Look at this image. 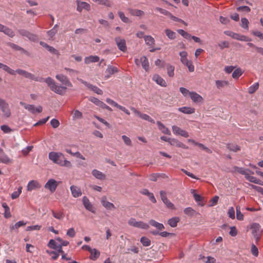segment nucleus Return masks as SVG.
Wrapping results in <instances>:
<instances>
[{"label": "nucleus", "instance_id": "obj_46", "mask_svg": "<svg viewBox=\"0 0 263 263\" xmlns=\"http://www.w3.org/2000/svg\"><path fill=\"white\" fill-rule=\"evenodd\" d=\"M118 14L121 21L124 23H129L131 22V21L125 15L124 13L123 12L119 11L118 12Z\"/></svg>", "mask_w": 263, "mask_h": 263}, {"label": "nucleus", "instance_id": "obj_2", "mask_svg": "<svg viewBox=\"0 0 263 263\" xmlns=\"http://www.w3.org/2000/svg\"><path fill=\"white\" fill-rule=\"evenodd\" d=\"M49 159L60 166L68 168L72 167L71 162L65 159L64 155L62 153L51 152L49 153Z\"/></svg>", "mask_w": 263, "mask_h": 263}, {"label": "nucleus", "instance_id": "obj_15", "mask_svg": "<svg viewBox=\"0 0 263 263\" xmlns=\"http://www.w3.org/2000/svg\"><path fill=\"white\" fill-rule=\"evenodd\" d=\"M106 102L109 104L112 105V106L116 107L122 111H124L126 114L129 115L130 114L129 111L124 107L118 104L117 103L115 102L114 100H111L110 98H107L106 99Z\"/></svg>", "mask_w": 263, "mask_h": 263}, {"label": "nucleus", "instance_id": "obj_47", "mask_svg": "<svg viewBox=\"0 0 263 263\" xmlns=\"http://www.w3.org/2000/svg\"><path fill=\"white\" fill-rule=\"evenodd\" d=\"M243 72L240 68L236 69L232 73V77L235 79H237L239 77L241 76Z\"/></svg>", "mask_w": 263, "mask_h": 263}, {"label": "nucleus", "instance_id": "obj_63", "mask_svg": "<svg viewBox=\"0 0 263 263\" xmlns=\"http://www.w3.org/2000/svg\"><path fill=\"white\" fill-rule=\"evenodd\" d=\"M162 176V174L156 173V174H152L150 175L148 177L149 179L153 181H156L157 180V179L161 177Z\"/></svg>", "mask_w": 263, "mask_h": 263}, {"label": "nucleus", "instance_id": "obj_21", "mask_svg": "<svg viewBox=\"0 0 263 263\" xmlns=\"http://www.w3.org/2000/svg\"><path fill=\"white\" fill-rule=\"evenodd\" d=\"M101 203L102 205L105 207L107 210H114L115 209V206L114 204L109 201H108L106 199V197H103L101 199Z\"/></svg>", "mask_w": 263, "mask_h": 263}, {"label": "nucleus", "instance_id": "obj_62", "mask_svg": "<svg viewBox=\"0 0 263 263\" xmlns=\"http://www.w3.org/2000/svg\"><path fill=\"white\" fill-rule=\"evenodd\" d=\"M143 120L147 121L151 123H154L155 121L154 119H153L150 116L148 115L145 114H142L141 116L140 117Z\"/></svg>", "mask_w": 263, "mask_h": 263}, {"label": "nucleus", "instance_id": "obj_33", "mask_svg": "<svg viewBox=\"0 0 263 263\" xmlns=\"http://www.w3.org/2000/svg\"><path fill=\"white\" fill-rule=\"evenodd\" d=\"M48 247L52 249H57L58 250L60 249L59 242L55 240L51 239L48 243Z\"/></svg>", "mask_w": 263, "mask_h": 263}, {"label": "nucleus", "instance_id": "obj_42", "mask_svg": "<svg viewBox=\"0 0 263 263\" xmlns=\"http://www.w3.org/2000/svg\"><path fill=\"white\" fill-rule=\"evenodd\" d=\"M179 220L178 217H173L168 220V223L171 227L174 228L177 226Z\"/></svg>", "mask_w": 263, "mask_h": 263}, {"label": "nucleus", "instance_id": "obj_60", "mask_svg": "<svg viewBox=\"0 0 263 263\" xmlns=\"http://www.w3.org/2000/svg\"><path fill=\"white\" fill-rule=\"evenodd\" d=\"M236 218L238 220H243V215L241 213L240 207L237 206L236 208Z\"/></svg>", "mask_w": 263, "mask_h": 263}, {"label": "nucleus", "instance_id": "obj_31", "mask_svg": "<svg viewBox=\"0 0 263 263\" xmlns=\"http://www.w3.org/2000/svg\"><path fill=\"white\" fill-rule=\"evenodd\" d=\"M251 228L252 230V233L254 235H259L260 233V226L258 223H254L251 225Z\"/></svg>", "mask_w": 263, "mask_h": 263}, {"label": "nucleus", "instance_id": "obj_3", "mask_svg": "<svg viewBox=\"0 0 263 263\" xmlns=\"http://www.w3.org/2000/svg\"><path fill=\"white\" fill-rule=\"evenodd\" d=\"M0 110L3 113V117L7 118L11 116V112L8 103L1 98H0Z\"/></svg>", "mask_w": 263, "mask_h": 263}, {"label": "nucleus", "instance_id": "obj_57", "mask_svg": "<svg viewBox=\"0 0 263 263\" xmlns=\"http://www.w3.org/2000/svg\"><path fill=\"white\" fill-rule=\"evenodd\" d=\"M236 10L239 12H243L245 13L250 12L251 9L248 6H239L236 8Z\"/></svg>", "mask_w": 263, "mask_h": 263}, {"label": "nucleus", "instance_id": "obj_53", "mask_svg": "<svg viewBox=\"0 0 263 263\" xmlns=\"http://www.w3.org/2000/svg\"><path fill=\"white\" fill-rule=\"evenodd\" d=\"M83 118L82 113L78 110H74L73 112V119H80Z\"/></svg>", "mask_w": 263, "mask_h": 263}, {"label": "nucleus", "instance_id": "obj_61", "mask_svg": "<svg viewBox=\"0 0 263 263\" xmlns=\"http://www.w3.org/2000/svg\"><path fill=\"white\" fill-rule=\"evenodd\" d=\"M22 187L20 186L18 187L17 191H15V192H13L11 194L12 199H14L17 198L20 196L21 193H22Z\"/></svg>", "mask_w": 263, "mask_h": 263}, {"label": "nucleus", "instance_id": "obj_55", "mask_svg": "<svg viewBox=\"0 0 263 263\" xmlns=\"http://www.w3.org/2000/svg\"><path fill=\"white\" fill-rule=\"evenodd\" d=\"M52 213L53 215V216L58 219L61 220L62 219L64 218V214L62 212H56L54 211H52Z\"/></svg>", "mask_w": 263, "mask_h": 263}, {"label": "nucleus", "instance_id": "obj_35", "mask_svg": "<svg viewBox=\"0 0 263 263\" xmlns=\"http://www.w3.org/2000/svg\"><path fill=\"white\" fill-rule=\"evenodd\" d=\"M118 71L117 68L115 67H113L111 66H108L107 68L106 69L105 72L107 73V76L106 77L107 78H108L111 74H112L115 73V72H117Z\"/></svg>", "mask_w": 263, "mask_h": 263}, {"label": "nucleus", "instance_id": "obj_11", "mask_svg": "<svg viewBox=\"0 0 263 263\" xmlns=\"http://www.w3.org/2000/svg\"><path fill=\"white\" fill-rule=\"evenodd\" d=\"M18 32L23 36L27 37L31 41H36L37 40V36L25 29H20Z\"/></svg>", "mask_w": 263, "mask_h": 263}, {"label": "nucleus", "instance_id": "obj_45", "mask_svg": "<svg viewBox=\"0 0 263 263\" xmlns=\"http://www.w3.org/2000/svg\"><path fill=\"white\" fill-rule=\"evenodd\" d=\"M249 24V22L247 18H246V17L241 18L240 26L242 28H243L245 29L248 30Z\"/></svg>", "mask_w": 263, "mask_h": 263}, {"label": "nucleus", "instance_id": "obj_7", "mask_svg": "<svg viewBox=\"0 0 263 263\" xmlns=\"http://www.w3.org/2000/svg\"><path fill=\"white\" fill-rule=\"evenodd\" d=\"M59 183L60 182H58L54 179H50L45 183L44 187L52 193L55 191Z\"/></svg>", "mask_w": 263, "mask_h": 263}, {"label": "nucleus", "instance_id": "obj_32", "mask_svg": "<svg viewBox=\"0 0 263 263\" xmlns=\"http://www.w3.org/2000/svg\"><path fill=\"white\" fill-rule=\"evenodd\" d=\"M129 14L133 16H141L144 14V12L139 9H128Z\"/></svg>", "mask_w": 263, "mask_h": 263}, {"label": "nucleus", "instance_id": "obj_19", "mask_svg": "<svg viewBox=\"0 0 263 263\" xmlns=\"http://www.w3.org/2000/svg\"><path fill=\"white\" fill-rule=\"evenodd\" d=\"M15 71V74L16 73L20 75L24 76L26 78H28L30 80L33 78V74L30 72H29L26 70L21 69H17Z\"/></svg>", "mask_w": 263, "mask_h": 263}, {"label": "nucleus", "instance_id": "obj_26", "mask_svg": "<svg viewBox=\"0 0 263 263\" xmlns=\"http://www.w3.org/2000/svg\"><path fill=\"white\" fill-rule=\"evenodd\" d=\"M191 192L193 194L195 200L198 203V205L203 206L204 203H201L203 200V197L200 195L196 194L195 190H191Z\"/></svg>", "mask_w": 263, "mask_h": 263}, {"label": "nucleus", "instance_id": "obj_34", "mask_svg": "<svg viewBox=\"0 0 263 263\" xmlns=\"http://www.w3.org/2000/svg\"><path fill=\"white\" fill-rule=\"evenodd\" d=\"M215 84L218 89H221L229 84L228 81L225 80H216L215 81Z\"/></svg>", "mask_w": 263, "mask_h": 263}, {"label": "nucleus", "instance_id": "obj_54", "mask_svg": "<svg viewBox=\"0 0 263 263\" xmlns=\"http://www.w3.org/2000/svg\"><path fill=\"white\" fill-rule=\"evenodd\" d=\"M140 242L143 246L148 247L151 245V240L146 237H142L140 239Z\"/></svg>", "mask_w": 263, "mask_h": 263}, {"label": "nucleus", "instance_id": "obj_22", "mask_svg": "<svg viewBox=\"0 0 263 263\" xmlns=\"http://www.w3.org/2000/svg\"><path fill=\"white\" fill-rule=\"evenodd\" d=\"M153 80L156 82L157 84L158 85L163 86V87H166V83L165 81V80L161 78L160 76H159L158 74H155L154 75L153 77Z\"/></svg>", "mask_w": 263, "mask_h": 263}, {"label": "nucleus", "instance_id": "obj_56", "mask_svg": "<svg viewBox=\"0 0 263 263\" xmlns=\"http://www.w3.org/2000/svg\"><path fill=\"white\" fill-rule=\"evenodd\" d=\"M174 66L170 65H167V72L170 77H173L174 76Z\"/></svg>", "mask_w": 263, "mask_h": 263}, {"label": "nucleus", "instance_id": "obj_28", "mask_svg": "<svg viewBox=\"0 0 263 263\" xmlns=\"http://www.w3.org/2000/svg\"><path fill=\"white\" fill-rule=\"evenodd\" d=\"M157 124L158 126L159 129L162 132V133L166 135H171V133L169 129L167 127H166L161 122L157 121Z\"/></svg>", "mask_w": 263, "mask_h": 263}, {"label": "nucleus", "instance_id": "obj_12", "mask_svg": "<svg viewBox=\"0 0 263 263\" xmlns=\"http://www.w3.org/2000/svg\"><path fill=\"white\" fill-rule=\"evenodd\" d=\"M115 41L120 50L123 52H125L127 50L126 41L124 39L118 36L115 39Z\"/></svg>", "mask_w": 263, "mask_h": 263}, {"label": "nucleus", "instance_id": "obj_16", "mask_svg": "<svg viewBox=\"0 0 263 263\" xmlns=\"http://www.w3.org/2000/svg\"><path fill=\"white\" fill-rule=\"evenodd\" d=\"M27 187L28 191H31L36 189L40 188L41 187V185L37 181L31 180L29 182Z\"/></svg>", "mask_w": 263, "mask_h": 263}, {"label": "nucleus", "instance_id": "obj_52", "mask_svg": "<svg viewBox=\"0 0 263 263\" xmlns=\"http://www.w3.org/2000/svg\"><path fill=\"white\" fill-rule=\"evenodd\" d=\"M58 27V25H55L52 29L50 30L47 32L48 35L50 37V38L52 39L55 34L57 33L58 30L57 28Z\"/></svg>", "mask_w": 263, "mask_h": 263}, {"label": "nucleus", "instance_id": "obj_14", "mask_svg": "<svg viewBox=\"0 0 263 263\" xmlns=\"http://www.w3.org/2000/svg\"><path fill=\"white\" fill-rule=\"evenodd\" d=\"M78 80L81 83H82V84L85 85L87 88L93 90L94 92H95L97 94H98V95H102L103 94V91L101 89L98 88V87H97L96 86H93L91 84L84 81L83 80H82L81 79H78Z\"/></svg>", "mask_w": 263, "mask_h": 263}, {"label": "nucleus", "instance_id": "obj_24", "mask_svg": "<svg viewBox=\"0 0 263 263\" xmlns=\"http://www.w3.org/2000/svg\"><path fill=\"white\" fill-rule=\"evenodd\" d=\"M190 96L192 100L196 103L201 102L203 100V98L200 95L194 91H191L190 93Z\"/></svg>", "mask_w": 263, "mask_h": 263}, {"label": "nucleus", "instance_id": "obj_1", "mask_svg": "<svg viewBox=\"0 0 263 263\" xmlns=\"http://www.w3.org/2000/svg\"><path fill=\"white\" fill-rule=\"evenodd\" d=\"M31 80H34L40 82H45L47 84L48 86L50 88V90L60 95H63L66 90V87L64 86H61L59 85L53 79L50 77H48L44 79L42 77H36L33 74V78Z\"/></svg>", "mask_w": 263, "mask_h": 263}, {"label": "nucleus", "instance_id": "obj_25", "mask_svg": "<svg viewBox=\"0 0 263 263\" xmlns=\"http://www.w3.org/2000/svg\"><path fill=\"white\" fill-rule=\"evenodd\" d=\"M91 174L95 178L101 180H104L106 177L104 174L96 169L93 170Z\"/></svg>", "mask_w": 263, "mask_h": 263}, {"label": "nucleus", "instance_id": "obj_48", "mask_svg": "<svg viewBox=\"0 0 263 263\" xmlns=\"http://www.w3.org/2000/svg\"><path fill=\"white\" fill-rule=\"evenodd\" d=\"M227 147L230 151L235 152L240 150V147L235 144H228Z\"/></svg>", "mask_w": 263, "mask_h": 263}, {"label": "nucleus", "instance_id": "obj_38", "mask_svg": "<svg viewBox=\"0 0 263 263\" xmlns=\"http://www.w3.org/2000/svg\"><path fill=\"white\" fill-rule=\"evenodd\" d=\"M149 223L151 226L156 228L158 230H162V229H164V227L163 224L159 223L154 220H151L149 221Z\"/></svg>", "mask_w": 263, "mask_h": 263}, {"label": "nucleus", "instance_id": "obj_49", "mask_svg": "<svg viewBox=\"0 0 263 263\" xmlns=\"http://www.w3.org/2000/svg\"><path fill=\"white\" fill-rule=\"evenodd\" d=\"M259 88V83H256L248 88V92L250 94L254 93Z\"/></svg>", "mask_w": 263, "mask_h": 263}, {"label": "nucleus", "instance_id": "obj_64", "mask_svg": "<svg viewBox=\"0 0 263 263\" xmlns=\"http://www.w3.org/2000/svg\"><path fill=\"white\" fill-rule=\"evenodd\" d=\"M56 240L59 242V246L62 248V246H66L69 244V242L67 240H64L60 237L56 238Z\"/></svg>", "mask_w": 263, "mask_h": 263}, {"label": "nucleus", "instance_id": "obj_20", "mask_svg": "<svg viewBox=\"0 0 263 263\" xmlns=\"http://www.w3.org/2000/svg\"><path fill=\"white\" fill-rule=\"evenodd\" d=\"M70 189L72 195L74 198L79 197L82 195V193L80 187L75 185H71Z\"/></svg>", "mask_w": 263, "mask_h": 263}, {"label": "nucleus", "instance_id": "obj_58", "mask_svg": "<svg viewBox=\"0 0 263 263\" xmlns=\"http://www.w3.org/2000/svg\"><path fill=\"white\" fill-rule=\"evenodd\" d=\"M234 170L235 172H237L241 174L244 175L245 176L247 174V171H249L248 170H246L242 167H239L237 166H235L234 167Z\"/></svg>", "mask_w": 263, "mask_h": 263}, {"label": "nucleus", "instance_id": "obj_37", "mask_svg": "<svg viewBox=\"0 0 263 263\" xmlns=\"http://www.w3.org/2000/svg\"><path fill=\"white\" fill-rule=\"evenodd\" d=\"M149 223L151 226L156 228L158 230H162V229H164V227L163 224L159 223L154 220H151L149 221Z\"/></svg>", "mask_w": 263, "mask_h": 263}, {"label": "nucleus", "instance_id": "obj_23", "mask_svg": "<svg viewBox=\"0 0 263 263\" xmlns=\"http://www.w3.org/2000/svg\"><path fill=\"white\" fill-rule=\"evenodd\" d=\"M100 58L97 55H90L86 57L84 59V63L86 64H89L91 63H96L99 62Z\"/></svg>", "mask_w": 263, "mask_h": 263}, {"label": "nucleus", "instance_id": "obj_4", "mask_svg": "<svg viewBox=\"0 0 263 263\" xmlns=\"http://www.w3.org/2000/svg\"><path fill=\"white\" fill-rule=\"evenodd\" d=\"M128 223L130 226L144 230H147L149 227L147 223L142 221H137L134 218H130L128 221Z\"/></svg>", "mask_w": 263, "mask_h": 263}, {"label": "nucleus", "instance_id": "obj_27", "mask_svg": "<svg viewBox=\"0 0 263 263\" xmlns=\"http://www.w3.org/2000/svg\"><path fill=\"white\" fill-rule=\"evenodd\" d=\"M245 178L247 180L251 182L263 185V183L260 180L257 179L255 177L250 175L248 173L246 175Z\"/></svg>", "mask_w": 263, "mask_h": 263}, {"label": "nucleus", "instance_id": "obj_10", "mask_svg": "<svg viewBox=\"0 0 263 263\" xmlns=\"http://www.w3.org/2000/svg\"><path fill=\"white\" fill-rule=\"evenodd\" d=\"M20 104L32 114H34L35 111L41 112L43 110V108L41 106H39L35 108L33 105L27 104L23 102H21Z\"/></svg>", "mask_w": 263, "mask_h": 263}, {"label": "nucleus", "instance_id": "obj_43", "mask_svg": "<svg viewBox=\"0 0 263 263\" xmlns=\"http://www.w3.org/2000/svg\"><path fill=\"white\" fill-rule=\"evenodd\" d=\"M165 33L166 35L171 40H174L176 38V33L170 29H165Z\"/></svg>", "mask_w": 263, "mask_h": 263}, {"label": "nucleus", "instance_id": "obj_41", "mask_svg": "<svg viewBox=\"0 0 263 263\" xmlns=\"http://www.w3.org/2000/svg\"><path fill=\"white\" fill-rule=\"evenodd\" d=\"M144 38L145 42L147 45L152 47L154 45L155 40L152 36L150 35H146L144 36Z\"/></svg>", "mask_w": 263, "mask_h": 263}, {"label": "nucleus", "instance_id": "obj_36", "mask_svg": "<svg viewBox=\"0 0 263 263\" xmlns=\"http://www.w3.org/2000/svg\"><path fill=\"white\" fill-rule=\"evenodd\" d=\"M90 253L91 254L90 258L93 260H96L100 255V252L96 249H92Z\"/></svg>", "mask_w": 263, "mask_h": 263}, {"label": "nucleus", "instance_id": "obj_17", "mask_svg": "<svg viewBox=\"0 0 263 263\" xmlns=\"http://www.w3.org/2000/svg\"><path fill=\"white\" fill-rule=\"evenodd\" d=\"M82 201H83L84 206L87 210L90 211L92 213H95V211L93 210V206L87 197L84 196L83 197Z\"/></svg>", "mask_w": 263, "mask_h": 263}, {"label": "nucleus", "instance_id": "obj_51", "mask_svg": "<svg viewBox=\"0 0 263 263\" xmlns=\"http://www.w3.org/2000/svg\"><path fill=\"white\" fill-rule=\"evenodd\" d=\"M26 224V223L24 222L23 221H19L18 222H16L14 225L10 226V229L11 231L14 229H18L20 227L25 226Z\"/></svg>", "mask_w": 263, "mask_h": 263}, {"label": "nucleus", "instance_id": "obj_59", "mask_svg": "<svg viewBox=\"0 0 263 263\" xmlns=\"http://www.w3.org/2000/svg\"><path fill=\"white\" fill-rule=\"evenodd\" d=\"M183 212L184 214L189 216H193L195 213V211L191 207H188L184 209Z\"/></svg>", "mask_w": 263, "mask_h": 263}, {"label": "nucleus", "instance_id": "obj_44", "mask_svg": "<svg viewBox=\"0 0 263 263\" xmlns=\"http://www.w3.org/2000/svg\"><path fill=\"white\" fill-rule=\"evenodd\" d=\"M11 160L8 157V156L4 154L0 155V162L8 164L11 162Z\"/></svg>", "mask_w": 263, "mask_h": 263}, {"label": "nucleus", "instance_id": "obj_18", "mask_svg": "<svg viewBox=\"0 0 263 263\" xmlns=\"http://www.w3.org/2000/svg\"><path fill=\"white\" fill-rule=\"evenodd\" d=\"M169 143L171 145L175 146L178 147H181L183 149H187L188 148V146H187L181 142L177 139H176L174 138H171Z\"/></svg>", "mask_w": 263, "mask_h": 263}, {"label": "nucleus", "instance_id": "obj_5", "mask_svg": "<svg viewBox=\"0 0 263 263\" xmlns=\"http://www.w3.org/2000/svg\"><path fill=\"white\" fill-rule=\"evenodd\" d=\"M136 65L139 67L140 64L142 68L146 71H148L149 68V64L148 59L145 56H142L140 59L136 58L135 59Z\"/></svg>", "mask_w": 263, "mask_h": 263}, {"label": "nucleus", "instance_id": "obj_6", "mask_svg": "<svg viewBox=\"0 0 263 263\" xmlns=\"http://www.w3.org/2000/svg\"><path fill=\"white\" fill-rule=\"evenodd\" d=\"M224 33L226 35L232 37L233 39H236V40H237L239 41H245V42H248V41H251V39L249 37H248L244 35H241V34H238L237 33L233 32L231 31H228V30L224 31Z\"/></svg>", "mask_w": 263, "mask_h": 263}, {"label": "nucleus", "instance_id": "obj_9", "mask_svg": "<svg viewBox=\"0 0 263 263\" xmlns=\"http://www.w3.org/2000/svg\"><path fill=\"white\" fill-rule=\"evenodd\" d=\"M76 3L77 5V10L79 12H82L83 10H85L88 11L91 9L90 5L86 2L77 0Z\"/></svg>", "mask_w": 263, "mask_h": 263}, {"label": "nucleus", "instance_id": "obj_29", "mask_svg": "<svg viewBox=\"0 0 263 263\" xmlns=\"http://www.w3.org/2000/svg\"><path fill=\"white\" fill-rule=\"evenodd\" d=\"M178 110L186 114H192L195 112V109L190 107H182L178 108Z\"/></svg>", "mask_w": 263, "mask_h": 263}, {"label": "nucleus", "instance_id": "obj_8", "mask_svg": "<svg viewBox=\"0 0 263 263\" xmlns=\"http://www.w3.org/2000/svg\"><path fill=\"white\" fill-rule=\"evenodd\" d=\"M57 80L60 81L63 85L62 86L66 87H72V83L70 82L68 78L62 74H57L55 76Z\"/></svg>", "mask_w": 263, "mask_h": 263}, {"label": "nucleus", "instance_id": "obj_40", "mask_svg": "<svg viewBox=\"0 0 263 263\" xmlns=\"http://www.w3.org/2000/svg\"><path fill=\"white\" fill-rule=\"evenodd\" d=\"M98 4L105 6L107 7H111L112 4L110 0H92Z\"/></svg>", "mask_w": 263, "mask_h": 263}, {"label": "nucleus", "instance_id": "obj_13", "mask_svg": "<svg viewBox=\"0 0 263 263\" xmlns=\"http://www.w3.org/2000/svg\"><path fill=\"white\" fill-rule=\"evenodd\" d=\"M172 129L173 133L176 135H180L184 138H187L189 137V135L186 131L181 129L177 126H172Z\"/></svg>", "mask_w": 263, "mask_h": 263}, {"label": "nucleus", "instance_id": "obj_50", "mask_svg": "<svg viewBox=\"0 0 263 263\" xmlns=\"http://www.w3.org/2000/svg\"><path fill=\"white\" fill-rule=\"evenodd\" d=\"M179 55L181 57L180 60H181V62L182 63V64H184L189 61L187 58V53L186 51H183L180 52L179 53Z\"/></svg>", "mask_w": 263, "mask_h": 263}, {"label": "nucleus", "instance_id": "obj_30", "mask_svg": "<svg viewBox=\"0 0 263 263\" xmlns=\"http://www.w3.org/2000/svg\"><path fill=\"white\" fill-rule=\"evenodd\" d=\"M141 193L143 195L147 196L153 203H156L157 201L153 193L149 192L148 190L144 189L141 192Z\"/></svg>", "mask_w": 263, "mask_h": 263}, {"label": "nucleus", "instance_id": "obj_39", "mask_svg": "<svg viewBox=\"0 0 263 263\" xmlns=\"http://www.w3.org/2000/svg\"><path fill=\"white\" fill-rule=\"evenodd\" d=\"M0 68H2L4 70L11 75H15V71L14 70L2 63H0Z\"/></svg>", "mask_w": 263, "mask_h": 263}]
</instances>
